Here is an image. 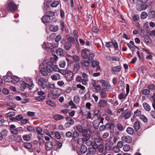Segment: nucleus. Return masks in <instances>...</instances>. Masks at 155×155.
Wrapping results in <instances>:
<instances>
[{"mask_svg":"<svg viewBox=\"0 0 155 155\" xmlns=\"http://www.w3.org/2000/svg\"><path fill=\"white\" fill-rule=\"evenodd\" d=\"M42 64L44 67L47 68L49 73L53 71H57L59 70V68L57 65L50 63L48 60H44L43 61Z\"/></svg>","mask_w":155,"mask_h":155,"instance_id":"obj_1","label":"nucleus"},{"mask_svg":"<svg viewBox=\"0 0 155 155\" xmlns=\"http://www.w3.org/2000/svg\"><path fill=\"white\" fill-rule=\"evenodd\" d=\"M71 68H73L72 71L70 70L67 72L65 76L66 80L68 81H70L73 79L74 73H76L78 71L80 66L79 64H77L75 65L71 66Z\"/></svg>","mask_w":155,"mask_h":155,"instance_id":"obj_2","label":"nucleus"},{"mask_svg":"<svg viewBox=\"0 0 155 155\" xmlns=\"http://www.w3.org/2000/svg\"><path fill=\"white\" fill-rule=\"evenodd\" d=\"M29 80V83L28 84L23 81H20L19 85L21 90L23 91L28 86V88L30 89H31L34 87V84L33 82L32 79L30 78Z\"/></svg>","mask_w":155,"mask_h":155,"instance_id":"obj_3","label":"nucleus"},{"mask_svg":"<svg viewBox=\"0 0 155 155\" xmlns=\"http://www.w3.org/2000/svg\"><path fill=\"white\" fill-rule=\"evenodd\" d=\"M76 81L78 82L81 83L84 85H86L87 84V82L88 81V76L85 73H83L82 77L78 76L76 78Z\"/></svg>","mask_w":155,"mask_h":155,"instance_id":"obj_4","label":"nucleus"},{"mask_svg":"<svg viewBox=\"0 0 155 155\" xmlns=\"http://www.w3.org/2000/svg\"><path fill=\"white\" fill-rule=\"evenodd\" d=\"M62 93V90L60 88H57L56 89L54 92L50 94H48V97H51L54 99H56L58 98L61 95Z\"/></svg>","mask_w":155,"mask_h":155,"instance_id":"obj_5","label":"nucleus"},{"mask_svg":"<svg viewBox=\"0 0 155 155\" xmlns=\"http://www.w3.org/2000/svg\"><path fill=\"white\" fill-rule=\"evenodd\" d=\"M38 83L39 86L43 89H45L48 84L47 80L43 78L38 79Z\"/></svg>","mask_w":155,"mask_h":155,"instance_id":"obj_6","label":"nucleus"},{"mask_svg":"<svg viewBox=\"0 0 155 155\" xmlns=\"http://www.w3.org/2000/svg\"><path fill=\"white\" fill-rule=\"evenodd\" d=\"M131 115V113L130 111L128 109H126L121 113V114L119 116V118L122 119L124 117L125 119H127L129 118Z\"/></svg>","mask_w":155,"mask_h":155,"instance_id":"obj_7","label":"nucleus"},{"mask_svg":"<svg viewBox=\"0 0 155 155\" xmlns=\"http://www.w3.org/2000/svg\"><path fill=\"white\" fill-rule=\"evenodd\" d=\"M65 119L68 122L65 124V127L68 128L74 124V121L71 117L67 116L65 117Z\"/></svg>","mask_w":155,"mask_h":155,"instance_id":"obj_8","label":"nucleus"},{"mask_svg":"<svg viewBox=\"0 0 155 155\" xmlns=\"http://www.w3.org/2000/svg\"><path fill=\"white\" fill-rule=\"evenodd\" d=\"M54 45H53V44L48 43H44L42 45L43 48L48 51L50 50L51 52H53V49L55 48V47H54Z\"/></svg>","mask_w":155,"mask_h":155,"instance_id":"obj_9","label":"nucleus"},{"mask_svg":"<svg viewBox=\"0 0 155 155\" xmlns=\"http://www.w3.org/2000/svg\"><path fill=\"white\" fill-rule=\"evenodd\" d=\"M7 9L11 12H15L17 9V5L13 2H10L8 5Z\"/></svg>","mask_w":155,"mask_h":155,"instance_id":"obj_10","label":"nucleus"},{"mask_svg":"<svg viewBox=\"0 0 155 155\" xmlns=\"http://www.w3.org/2000/svg\"><path fill=\"white\" fill-rule=\"evenodd\" d=\"M91 65L93 68H95L96 71L100 70V67L99 66V62L95 60L92 61Z\"/></svg>","mask_w":155,"mask_h":155,"instance_id":"obj_11","label":"nucleus"},{"mask_svg":"<svg viewBox=\"0 0 155 155\" xmlns=\"http://www.w3.org/2000/svg\"><path fill=\"white\" fill-rule=\"evenodd\" d=\"M121 68L120 66L112 67L111 68V72L113 74H117L118 72H120Z\"/></svg>","mask_w":155,"mask_h":155,"instance_id":"obj_12","label":"nucleus"},{"mask_svg":"<svg viewBox=\"0 0 155 155\" xmlns=\"http://www.w3.org/2000/svg\"><path fill=\"white\" fill-rule=\"evenodd\" d=\"M99 91L101 98L104 99L107 97V94L104 89H101Z\"/></svg>","mask_w":155,"mask_h":155,"instance_id":"obj_13","label":"nucleus"},{"mask_svg":"<svg viewBox=\"0 0 155 155\" xmlns=\"http://www.w3.org/2000/svg\"><path fill=\"white\" fill-rule=\"evenodd\" d=\"M55 87L54 84H48L46 86V87L45 90L47 92L51 93V90L54 89Z\"/></svg>","mask_w":155,"mask_h":155,"instance_id":"obj_14","label":"nucleus"},{"mask_svg":"<svg viewBox=\"0 0 155 155\" xmlns=\"http://www.w3.org/2000/svg\"><path fill=\"white\" fill-rule=\"evenodd\" d=\"M123 142L127 143H130L132 141V138L129 136H124L121 137Z\"/></svg>","mask_w":155,"mask_h":155,"instance_id":"obj_15","label":"nucleus"},{"mask_svg":"<svg viewBox=\"0 0 155 155\" xmlns=\"http://www.w3.org/2000/svg\"><path fill=\"white\" fill-rule=\"evenodd\" d=\"M53 147V144L51 141L46 142L45 144V147L46 150L48 151L52 149Z\"/></svg>","mask_w":155,"mask_h":155,"instance_id":"obj_16","label":"nucleus"},{"mask_svg":"<svg viewBox=\"0 0 155 155\" xmlns=\"http://www.w3.org/2000/svg\"><path fill=\"white\" fill-rule=\"evenodd\" d=\"M92 84L94 89L97 91H99L101 88V86L99 84H97V82L96 80H93Z\"/></svg>","mask_w":155,"mask_h":155,"instance_id":"obj_17","label":"nucleus"},{"mask_svg":"<svg viewBox=\"0 0 155 155\" xmlns=\"http://www.w3.org/2000/svg\"><path fill=\"white\" fill-rule=\"evenodd\" d=\"M9 130L11 133L13 134H16L18 133V130L14 125L12 124L9 126Z\"/></svg>","mask_w":155,"mask_h":155,"instance_id":"obj_18","label":"nucleus"},{"mask_svg":"<svg viewBox=\"0 0 155 155\" xmlns=\"http://www.w3.org/2000/svg\"><path fill=\"white\" fill-rule=\"evenodd\" d=\"M91 61L89 60H83L81 61V65L85 67H88L89 66Z\"/></svg>","mask_w":155,"mask_h":155,"instance_id":"obj_19","label":"nucleus"},{"mask_svg":"<svg viewBox=\"0 0 155 155\" xmlns=\"http://www.w3.org/2000/svg\"><path fill=\"white\" fill-rule=\"evenodd\" d=\"M107 104V102L103 99L100 100L99 101L98 105L99 107L103 108L105 107Z\"/></svg>","mask_w":155,"mask_h":155,"instance_id":"obj_20","label":"nucleus"},{"mask_svg":"<svg viewBox=\"0 0 155 155\" xmlns=\"http://www.w3.org/2000/svg\"><path fill=\"white\" fill-rule=\"evenodd\" d=\"M92 110H90L87 112V114L85 115L87 119H90L91 120L93 119L94 115L92 113Z\"/></svg>","mask_w":155,"mask_h":155,"instance_id":"obj_21","label":"nucleus"},{"mask_svg":"<svg viewBox=\"0 0 155 155\" xmlns=\"http://www.w3.org/2000/svg\"><path fill=\"white\" fill-rule=\"evenodd\" d=\"M51 78L53 81H57L61 78L60 74L58 73H54L51 76Z\"/></svg>","mask_w":155,"mask_h":155,"instance_id":"obj_22","label":"nucleus"},{"mask_svg":"<svg viewBox=\"0 0 155 155\" xmlns=\"http://www.w3.org/2000/svg\"><path fill=\"white\" fill-rule=\"evenodd\" d=\"M69 58L72 59V62H77L80 60L79 57L76 55H73L72 56L69 55Z\"/></svg>","mask_w":155,"mask_h":155,"instance_id":"obj_23","label":"nucleus"},{"mask_svg":"<svg viewBox=\"0 0 155 155\" xmlns=\"http://www.w3.org/2000/svg\"><path fill=\"white\" fill-rule=\"evenodd\" d=\"M65 38L67 42H69L71 44H74L75 42V40L74 38L69 35H66Z\"/></svg>","mask_w":155,"mask_h":155,"instance_id":"obj_24","label":"nucleus"},{"mask_svg":"<svg viewBox=\"0 0 155 155\" xmlns=\"http://www.w3.org/2000/svg\"><path fill=\"white\" fill-rule=\"evenodd\" d=\"M40 72L43 75L45 76L47 75L48 73H49L47 68L45 67L41 69Z\"/></svg>","mask_w":155,"mask_h":155,"instance_id":"obj_25","label":"nucleus"},{"mask_svg":"<svg viewBox=\"0 0 155 155\" xmlns=\"http://www.w3.org/2000/svg\"><path fill=\"white\" fill-rule=\"evenodd\" d=\"M61 35H58L56 36L55 38V41L56 43L55 44L54 47L56 48L58 47L59 43V41L61 39Z\"/></svg>","mask_w":155,"mask_h":155,"instance_id":"obj_26","label":"nucleus"},{"mask_svg":"<svg viewBox=\"0 0 155 155\" xmlns=\"http://www.w3.org/2000/svg\"><path fill=\"white\" fill-rule=\"evenodd\" d=\"M78 88H80L79 91V93L81 94H83L85 93V87L81 84H79Z\"/></svg>","mask_w":155,"mask_h":155,"instance_id":"obj_27","label":"nucleus"},{"mask_svg":"<svg viewBox=\"0 0 155 155\" xmlns=\"http://www.w3.org/2000/svg\"><path fill=\"white\" fill-rule=\"evenodd\" d=\"M50 20V18L46 15L43 16L41 18L42 21L44 24L48 22Z\"/></svg>","mask_w":155,"mask_h":155,"instance_id":"obj_28","label":"nucleus"},{"mask_svg":"<svg viewBox=\"0 0 155 155\" xmlns=\"http://www.w3.org/2000/svg\"><path fill=\"white\" fill-rule=\"evenodd\" d=\"M143 107L144 110L147 111H150L151 110L150 106L147 103H143Z\"/></svg>","mask_w":155,"mask_h":155,"instance_id":"obj_29","label":"nucleus"},{"mask_svg":"<svg viewBox=\"0 0 155 155\" xmlns=\"http://www.w3.org/2000/svg\"><path fill=\"white\" fill-rule=\"evenodd\" d=\"M58 58V57L56 55H54L52 57H51L50 59V63L54 64L57 60Z\"/></svg>","mask_w":155,"mask_h":155,"instance_id":"obj_30","label":"nucleus"},{"mask_svg":"<svg viewBox=\"0 0 155 155\" xmlns=\"http://www.w3.org/2000/svg\"><path fill=\"white\" fill-rule=\"evenodd\" d=\"M72 44L69 42H66L64 45V48L67 51H68L71 48Z\"/></svg>","mask_w":155,"mask_h":155,"instance_id":"obj_31","label":"nucleus"},{"mask_svg":"<svg viewBox=\"0 0 155 155\" xmlns=\"http://www.w3.org/2000/svg\"><path fill=\"white\" fill-rule=\"evenodd\" d=\"M127 95L128 94H127V93H126V94H125L123 92H121L119 95L118 96V98L119 100H120L125 99L126 98Z\"/></svg>","mask_w":155,"mask_h":155,"instance_id":"obj_32","label":"nucleus"},{"mask_svg":"<svg viewBox=\"0 0 155 155\" xmlns=\"http://www.w3.org/2000/svg\"><path fill=\"white\" fill-rule=\"evenodd\" d=\"M56 53L58 55L61 56H64V51L61 48H59L56 51Z\"/></svg>","mask_w":155,"mask_h":155,"instance_id":"obj_33","label":"nucleus"},{"mask_svg":"<svg viewBox=\"0 0 155 155\" xmlns=\"http://www.w3.org/2000/svg\"><path fill=\"white\" fill-rule=\"evenodd\" d=\"M86 50H82L81 51V55L82 58L84 59H87L88 57V54L85 51Z\"/></svg>","mask_w":155,"mask_h":155,"instance_id":"obj_34","label":"nucleus"},{"mask_svg":"<svg viewBox=\"0 0 155 155\" xmlns=\"http://www.w3.org/2000/svg\"><path fill=\"white\" fill-rule=\"evenodd\" d=\"M32 136V134H30L28 135H25L23 137V138L24 140L26 141H29Z\"/></svg>","mask_w":155,"mask_h":155,"instance_id":"obj_35","label":"nucleus"},{"mask_svg":"<svg viewBox=\"0 0 155 155\" xmlns=\"http://www.w3.org/2000/svg\"><path fill=\"white\" fill-rule=\"evenodd\" d=\"M140 127V124L138 121H136L134 124V127L135 130H138Z\"/></svg>","mask_w":155,"mask_h":155,"instance_id":"obj_36","label":"nucleus"},{"mask_svg":"<svg viewBox=\"0 0 155 155\" xmlns=\"http://www.w3.org/2000/svg\"><path fill=\"white\" fill-rule=\"evenodd\" d=\"M100 82L102 86L107 87L109 85V84L107 81L101 80L99 81Z\"/></svg>","mask_w":155,"mask_h":155,"instance_id":"obj_37","label":"nucleus"},{"mask_svg":"<svg viewBox=\"0 0 155 155\" xmlns=\"http://www.w3.org/2000/svg\"><path fill=\"white\" fill-rule=\"evenodd\" d=\"M12 76H8L7 75L4 76L3 77L5 81L7 82H12Z\"/></svg>","mask_w":155,"mask_h":155,"instance_id":"obj_38","label":"nucleus"},{"mask_svg":"<svg viewBox=\"0 0 155 155\" xmlns=\"http://www.w3.org/2000/svg\"><path fill=\"white\" fill-rule=\"evenodd\" d=\"M116 128L120 131H122L124 129V127L123 125L120 123H118L117 124Z\"/></svg>","mask_w":155,"mask_h":155,"instance_id":"obj_39","label":"nucleus"},{"mask_svg":"<svg viewBox=\"0 0 155 155\" xmlns=\"http://www.w3.org/2000/svg\"><path fill=\"white\" fill-rule=\"evenodd\" d=\"M59 29V27L58 25H52L50 27V30L53 32L57 31Z\"/></svg>","mask_w":155,"mask_h":155,"instance_id":"obj_40","label":"nucleus"},{"mask_svg":"<svg viewBox=\"0 0 155 155\" xmlns=\"http://www.w3.org/2000/svg\"><path fill=\"white\" fill-rule=\"evenodd\" d=\"M74 129L75 130H77L80 133H81L84 130L83 127L81 125H78L74 127Z\"/></svg>","mask_w":155,"mask_h":155,"instance_id":"obj_41","label":"nucleus"},{"mask_svg":"<svg viewBox=\"0 0 155 155\" xmlns=\"http://www.w3.org/2000/svg\"><path fill=\"white\" fill-rule=\"evenodd\" d=\"M93 140L96 143H100L103 141V139L100 137H94L93 138Z\"/></svg>","mask_w":155,"mask_h":155,"instance_id":"obj_42","label":"nucleus"},{"mask_svg":"<svg viewBox=\"0 0 155 155\" xmlns=\"http://www.w3.org/2000/svg\"><path fill=\"white\" fill-rule=\"evenodd\" d=\"M53 118L56 120H62L63 118L64 117L63 116L61 115L57 114L54 115Z\"/></svg>","mask_w":155,"mask_h":155,"instance_id":"obj_43","label":"nucleus"},{"mask_svg":"<svg viewBox=\"0 0 155 155\" xmlns=\"http://www.w3.org/2000/svg\"><path fill=\"white\" fill-rule=\"evenodd\" d=\"M93 124L94 128L97 130L99 127L100 124V122L97 120L94 121L93 122Z\"/></svg>","mask_w":155,"mask_h":155,"instance_id":"obj_44","label":"nucleus"},{"mask_svg":"<svg viewBox=\"0 0 155 155\" xmlns=\"http://www.w3.org/2000/svg\"><path fill=\"white\" fill-rule=\"evenodd\" d=\"M107 59L110 61H118L117 58L115 56H107L106 57Z\"/></svg>","mask_w":155,"mask_h":155,"instance_id":"obj_45","label":"nucleus"},{"mask_svg":"<svg viewBox=\"0 0 155 155\" xmlns=\"http://www.w3.org/2000/svg\"><path fill=\"white\" fill-rule=\"evenodd\" d=\"M79 133L76 130L74 131L72 134V137L73 138L72 140H75V138H77L79 136Z\"/></svg>","mask_w":155,"mask_h":155,"instance_id":"obj_46","label":"nucleus"},{"mask_svg":"<svg viewBox=\"0 0 155 155\" xmlns=\"http://www.w3.org/2000/svg\"><path fill=\"white\" fill-rule=\"evenodd\" d=\"M87 150V147L84 145H81L80 147V151L83 153H85Z\"/></svg>","mask_w":155,"mask_h":155,"instance_id":"obj_47","label":"nucleus"},{"mask_svg":"<svg viewBox=\"0 0 155 155\" xmlns=\"http://www.w3.org/2000/svg\"><path fill=\"white\" fill-rule=\"evenodd\" d=\"M46 104L51 107H55L56 106L55 104L53 101L48 100L46 101Z\"/></svg>","mask_w":155,"mask_h":155,"instance_id":"obj_48","label":"nucleus"},{"mask_svg":"<svg viewBox=\"0 0 155 155\" xmlns=\"http://www.w3.org/2000/svg\"><path fill=\"white\" fill-rule=\"evenodd\" d=\"M126 132L130 134H133L134 131V129L131 127H128L126 129Z\"/></svg>","mask_w":155,"mask_h":155,"instance_id":"obj_49","label":"nucleus"},{"mask_svg":"<svg viewBox=\"0 0 155 155\" xmlns=\"http://www.w3.org/2000/svg\"><path fill=\"white\" fill-rule=\"evenodd\" d=\"M141 113V111L138 109L137 110L134 112V114L133 117L134 118H135L137 116L140 115Z\"/></svg>","mask_w":155,"mask_h":155,"instance_id":"obj_50","label":"nucleus"},{"mask_svg":"<svg viewBox=\"0 0 155 155\" xmlns=\"http://www.w3.org/2000/svg\"><path fill=\"white\" fill-rule=\"evenodd\" d=\"M26 129L28 131L32 133H34L35 132V128L32 126H28L27 128Z\"/></svg>","mask_w":155,"mask_h":155,"instance_id":"obj_51","label":"nucleus"},{"mask_svg":"<svg viewBox=\"0 0 155 155\" xmlns=\"http://www.w3.org/2000/svg\"><path fill=\"white\" fill-rule=\"evenodd\" d=\"M96 149H94L93 147H89L88 148V150L89 153L94 155L96 153Z\"/></svg>","mask_w":155,"mask_h":155,"instance_id":"obj_52","label":"nucleus"},{"mask_svg":"<svg viewBox=\"0 0 155 155\" xmlns=\"http://www.w3.org/2000/svg\"><path fill=\"white\" fill-rule=\"evenodd\" d=\"M24 147L27 149H30L32 147V145L29 142L25 143L23 144Z\"/></svg>","mask_w":155,"mask_h":155,"instance_id":"obj_53","label":"nucleus"},{"mask_svg":"<svg viewBox=\"0 0 155 155\" xmlns=\"http://www.w3.org/2000/svg\"><path fill=\"white\" fill-rule=\"evenodd\" d=\"M94 56L95 55L92 52H90L88 55V60L89 61L92 60V61L94 59Z\"/></svg>","mask_w":155,"mask_h":155,"instance_id":"obj_54","label":"nucleus"},{"mask_svg":"<svg viewBox=\"0 0 155 155\" xmlns=\"http://www.w3.org/2000/svg\"><path fill=\"white\" fill-rule=\"evenodd\" d=\"M12 83H17L19 81V78L16 76H12Z\"/></svg>","mask_w":155,"mask_h":155,"instance_id":"obj_55","label":"nucleus"},{"mask_svg":"<svg viewBox=\"0 0 155 155\" xmlns=\"http://www.w3.org/2000/svg\"><path fill=\"white\" fill-rule=\"evenodd\" d=\"M83 137L82 139V141L83 142H84L86 141L89 140L91 137V135L90 134H87L86 135L82 136Z\"/></svg>","mask_w":155,"mask_h":155,"instance_id":"obj_56","label":"nucleus"},{"mask_svg":"<svg viewBox=\"0 0 155 155\" xmlns=\"http://www.w3.org/2000/svg\"><path fill=\"white\" fill-rule=\"evenodd\" d=\"M142 94L144 95H147L149 94L150 92V91L148 89H143L141 91Z\"/></svg>","mask_w":155,"mask_h":155,"instance_id":"obj_57","label":"nucleus"},{"mask_svg":"<svg viewBox=\"0 0 155 155\" xmlns=\"http://www.w3.org/2000/svg\"><path fill=\"white\" fill-rule=\"evenodd\" d=\"M144 41L147 45L150 44L151 42L150 38L147 36H146L144 37Z\"/></svg>","mask_w":155,"mask_h":155,"instance_id":"obj_58","label":"nucleus"},{"mask_svg":"<svg viewBox=\"0 0 155 155\" xmlns=\"http://www.w3.org/2000/svg\"><path fill=\"white\" fill-rule=\"evenodd\" d=\"M35 129L36 132L38 134L40 135H41V134H43L41 133L42 130V129L41 127H36Z\"/></svg>","mask_w":155,"mask_h":155,"instance_id":"obj_59","label":"nucleus"},{"mask_svg":"<svg viewBox=\"0 0 155 155\" xmlns=\"http://www.w3.org/2000/svg\"><path fill=\"white\" fill-rule=\"evenodd\" d=\"M46 15L50 18L51 17L53 16L54 15V13L53 11H49L46 12Z\"/></svg>","mask_w":155,"mask_h":155,"instance_id":"obj_60","label":"nucleus"},{"mask_svg":"<svg viewBox=\"0 0 155 155\" xmlns=\"http://www.w3.org/2000/svg\"><path fill=\"white\" fill-rule=\"evenodd\" d=\"M140 118L144 123L147 122V118L143 115H141L140 116Z\"/></svg>","mask_w":155,"mask_h":155,"instance_id":"obj_61","label":"nucleus"},{"mask_svg":"<svg viewBox=\"0 0 155 155\" xmlns=\"http://www.w3.org/2000/svg\"><path fill=\"white\" fill-rule=\"evenodd\" d=\"M130 146L127 144L124 145L123 147V150L125 152L129 151L130 150Z\"/></svg>","mask_w":155,"mask_h":155,"instance_id":"obj_62","label":"nucleus"},{"mask_svg":"<svg viewBox=\"0 0 155 155\" xmlns=\"http://www.w3.org/2000/svg\"><path fill=\"white\" fill-rule=\"evenodd\" d=\"M2 135V137L6 136L8 133V131L6 129H3L2 130L0 133Z\"/></svg>","mask_w":155,"mask_h":155,"instance_id":"obj_63","label":"nucleus"},{"mask_svg":"<svg viewBox=\"0 0 155 155\" xmlns=\"http://www.w3.org/2000/svg\"><path fill=\"white\" fill-rule=\"evenodd\" d=\"M74 100L76 103H79L80 101V98L79 97L78 95L75 96L74 97Z\"/></svg>","mask_w":155,"mask_h":155,"instance_id":"obj_64","label":"nucleus"}]
</instances>
